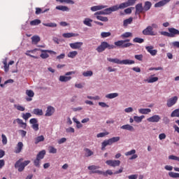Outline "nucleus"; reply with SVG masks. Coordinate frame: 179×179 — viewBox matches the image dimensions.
I'll use <instances>...</instances> for the list:
<instances>
[{"mask_svg": "<svg viewBox=\"0 0 179 179\" xmlns=\"http://www.w3.org/2000/svg\"><path fill=\"white\" fill-rule=\"evenodd\" d=\"M107 61L109 62H113V64H117L118 65H132L135 64V61L134 60H129V59H124V60H120V59H111V58H107Z\"/></svg>", "mask_w": 179, "mask_h": 179, "instance_id": "obj_1", "label": "nucleus"}, {"mask_svg": "<svg viewBox=\"0 0 179 179\" xmlns=\"http://www.w3.org/2000/svg\"><path fill=\"white\" fill-rule=\"evenodd\" d=\"M22 161L23 158H21L17 160L15 164V168L17 169L20 173H22V171L24 170V167H26V166H29V164H30V160H27L22 162Z\"/></svg>", "mask_w": 179, "mask_h": 179, "instance_id": "obj_2", "label": "nucleus"}, {"mask_svg": "<svg viewBox=\"0 0 179 179\" xmlns=\"http://www.w3.org/2000/svg\"><path fill=\"white\" fill-rule=\"evenodd\" d=\"M106 48H108V50H114L116 47L114 45H110L108 43L103 41L101 43V45H99L96 50L97 52H103V51H106Z\"/></svg>", "mask_w": 179, "mask_h": 179, "instance_id": "obj_3", "label": "nucleus"}, {"mask_svg": "<svg viewBox=\"0 0 179 179\" xmlns=\"http://www.w3.org/2000/svg\"><path fill=\"white\" fill-rule=\"evenodd\" d=\"M120 136L113 137L108 140H105L101 143V150H104L106 146H111L113 143H115V142H118L120 141Z\"/></svg>", "mask_w": 179, "mask_h": 179, "instance_id": "obj_4", "label": "nucleus"}, {"mask_svg": "<svg viewBox=\"0 0 179 179\" xmlns=\"http://www.w3.org/2000/svg\"><path fill=\"white\" fill-rule=\"evenodd\" d=\"M129 41H131L129 39L120 40L115 42L114 44L116 48L120 47V48H128L131 45H134V44L129 43Z\"/></svg>", "mask_w": 179, "mask_h": 179, "instance_id": "obj_5", "label": "nucleus"}, {"mask_svg": "<svg viewBox=\"0 0 179 179\" xmlns=\"http://www.w3.org/2000/svg\"><path fill=\"white\" fill-rule=\"evenodd\" d=\"M75 73H76V71H69L65 73V76H60L59 80L64 83L69 82V80L72 79V77L70 76V75H75Z\"/></svg>", "mask_w": 179, "mask_h": 179, "instance_id": "obj_6", "label": "nucleus"}, {"mask_svg": "<svg viewBox=\"0 0 179 179\" xmlns=\"http://www.w3.org/2000/svg\"><path fill=\"white\" fill-rule=\"evenodd\" d=\"M136 3V0H128L126 2L121 3L119 5V8L120 9H125V8H128V6H134L135 3Z\"/></svg>", "mask_w": 179, "mask_h": 179, "instance_id": "obj_7", "label": "nucleus"}, {"mask_svg": "<svg viewBox=\"0 0 179 179\" xmlns=\"http://www.w3.org/2000/svg\"><path fill=\"white\" fill-rule=\"evenodd\" d=\"M120 6L119 5H115L113 6H111L110 8H106L103 10L105 15H111L113 12H117V10H120Z\"/></svg>", "mask_w": 179, "mask_h": 179, "instance_id": "obj_8", "label": "nucleus"}, {"mask_svg": "<svg viewBox=\"0 0 179 179\" xmlns=\"http://www.w3.org/2000/svg\"><path fill=\"white\" fill-rule=\"evenodd\" d=\"M142 33L144 36H156V33L153 31V28L151 26L147 27Z\"/></svg>", "mask_w": 179, "mask_h": 179, "instance_id": "obj_9", "label": "nucleus"}, {"mask_svg": "<svg viewBox=\"0 0 179 179\" xmlns=\"http://www.w3.org/2000/svg\"><path fill=\"white\" fill-rule=\"evenodd\" d=\"M41 51L42 53L41 54L40 57L43 59H47V58H48V57H50V55H48V52H49V54H54L55 55V54H57V52H55V51H52V50H41Z\"/></svg>", "mask_w": 179, "mask_h": 179, "instance_id": "obj_10", "label": "nucleus"}, {"mask_svg": "<svg viewBox=\"0 0 179 179\" xmlns=\"http://www.w3.org/2000/svg\"><path fill=\"white\" fill-rule=\"evenodd\" d=\"M106 164L110 167H117L121 164V161L120 160H107Z\"/></svg>", "mask_w": 179, "mask_h": 179, "instance_id": "obj_11", "label": "nucleus"}, {"mask_svg": "<svg viewBox=\"0 0 179 179\" xmlns=\"http://www.w3.org/2000/svg\"><path fill=\"white\" fill-rule=\"evenodd\" d=\"M177 101H178V97L177 96H175L168 99L166 106L167 107H173V106H174V104H176Z\"/></svg>", "mask_w": 179, "mask_h": 179, "instance_id": "obj_12", "label": "nucleus"}, {"mask_svg": "<svg viewBox=\"0 0 179 179\" xmlns=\"http://www.w3.org/2000/svg\"><path fill=\"white\" fill-rule=\"evenodd\" d=\"M141 13H145V10L142 3L136 5V13L135 15H141Z\"/></svg>", "mask_w": 179, "mask_h": 179, "instance_id": "obj_13", "label": "nucleus"}, {"mask_svg": "<svg viewBox=\"0 0 179 179\" xmlns=\"http://www.w3.org/2000/svg\"><path fill=\"white\" fill-rule=\"evenodd\" d=\"M13 124H17L21 127V128H24V129H26V127H27V124L26 122H23V120L20 118H17L13 120Z\"/></svg>", "mask_w": 179, "mask_h": 179, "instance_id": "obj_14", "label": "nucleus"}, {"mask_svg": "<svg viewBox=\"0 0 179 179\" xmlns=\"http://www.w3.org/2000/svg\"><path fill=\"white\" fill-rule=\"evenodd\" d=\"M30 124H32V129H34V131H38V121L37 120V119L36 118H32L29 120Z\"/></svg>", "mask_w": 179, "mask_h": 179, "instance_id": "obj_15", "label": "nucleus"}, {"mask_svg": "<svg viewBox=\"0 0 179 179\" xmlns=\"http://www.w3.org/2000/svg\"><path fill=\"white\" fill-rule=\"evenodd\" d=\"M72 50H80V48H82V45H83V42H75L69 44Z\"/></svg>", "mask_w": 179, "mask_h": 179, "instance_id": "obj_16", "label": "nucleus"}, {"mask_svg": "<svg viewBox=\"0 0 179 179\" xmlns=\"http://www.w3.org/2000/svg\"><path fill=\"white\" fill-rule=\"evenodd\" d=\"M26 94L28 96H27L25 98V99L27 101H31L33 100V97H34V92H33V90H27Z\"/></svg>", "mask_w": 179, "mask_h": 179, "instance_id": "obj_17", "label": "nucleus"}, {"mask_svg": "<svg viewBox=\"0 0 179 179\" xmlns=\"http://www.w3.org/2000/svg\"><path fill=\"white\" fill-rule=\"evenodd\" d=\"M92 173H97L98 174L104 176L105 177H107V176H113V171L111 170H107L106 172L102 171H94Z\"/></svg>", "mask_w": 179, "mask_h": 179, "instance_id": "obj_18", "label": "nucleus"}, {"mask_svg": "<svg viewBox=\"0 0 179 179\" xmlns=\"http://www.w3.org/2000/svg\"><path fill=\"white\" fill-rule=\"evenodd\" d=\"M160 120H162V118L159 115H155L150 117H148L147 121H148V122H159Z\"/></svg>", "mask_w": 179, "mask_h": 179, "instance_id": "obj_19", "label": "nucleus"}, {"mask_svg": "<svg viewBox=\"0 0 179 179\" xmlns=\"http://www.w3.org/2000/svg\"><path fill=\"white\" fill-rule=\"evenodd\" d=\"M157 80H159V78L155 77V74H153L150 76L148 78L145 79V82L147 83H155V82H157Z\"/></svg>", "mask_w": 179, "mask_h": 179, "instance_id": "obj_20", "label": "nucleus"}, {"mask_svg": "<svg viewBox=\"0 0 179 179\" xmlns=\"http://www.w3.org/2000/svg\"><path fill=\"white\" fill-rule=\"evenodd\" d=\"M154 47L152 45L150 46H146L145 50L152 55V57H155L157 54V50H153Z\"/></svg>", "mask_w": 179, "mask_h": 179, "instance_id": "obj_21", "label": "nucleus"}, {"mask_svg": "<svg viewBox=\"0 0 179 179\" xmlns=\"http://www.w3.org/2000/svg\"><path fill=\"white\" fill-rule=\"evenodd\" d=\"M23 146L24 145L22 142H18L15 148L14 153H16V154L20 153L22 150H23Z\"/></svg>", "mask_w": 179, "mask_h": 179, "instance_id": "obj_22", "label": "nucleus"}, {"mask_svg": "<svg viewBox=\"0 0 179 179\" xmlns=\"http://www.w3.org/2000/svg\"><path fill=\"white\" fill-rule=\"evenodd\" d=\"M54 113H55V108L52 106H48L45 115V117H51Z\"/></svg>", "mask_w": 179, "mask_h": 179, "instance_id": "obj_23", "label": "nucleus"}, {"mask_svg": "<svg viewBox=\"0 0 179 179\" xmlns=\"http://www.w3.org/2000/svg\"><path fill=\"white\" fill-rule=\"evenodd\" d=\"M170 1L171 0H162L155 4V8H162V6H164L165 5H167V3L170 2Z\"/></svg>", "mask_w": 179, "mask_h": 179, "instance_id": "obj_24", "label": "nucleus"}, {"mask_svg": "<svg viewBox=\"0 0 179 179\" xmlns=\"http://www.w3.org/2000/svg\"><path fill=\"white\" fill-rule=\"evenodd\" d=\"M169 34L171 37H175L176 36H179L178 29H176L175 28H169Z\"/></svg>", "mask_w": 179, "mask_h": 179, "instance_id": "obj_25", "label": "nucleus"}, {"mask_svg": "<svg viewBox=\"0 0 179 179\" xmlns=\"http://www.w3.org/2000/svg\"><path fill=\"white\" fill-rule=\"evenodd\" d=\"M106 8H108V6H94L91 7V10L92 12H96V10H101V9H106Z\"/></svg>", "mask_w": 179, "mask_h": 179, "instance_id": "obj_26", "label": "nucleus"}, {"mask_svg": "<svg viewBox=\"0 0 179 179\" xmlns=\"http://www.w3.org/2000/svg\"><path fill=\"white\" fill-rule=\"evenodd\" d=\"M98 169H100V166L96 165L88 166V170L91 171L90 174H98L97 173H93V171H100L99 170H97Z\"/></svg>", "mask_w": 179, "mask_h": 179, "instance_id": "obj_27", "label": "nucleus"}, {"mask_svg": "<svg viewBox=\"0 0 179 179\" xmlns=\"http://www.w3.org/2000/svg\"><path fill=\"white\" fill-rule=\"evenodd\" d=\"M144 12H148V10H150V8H152V2L145 1L143 6Z\"/></svg>", "mask_w": 179, "mask_h": 179, "instance_id": "obj_28", "label": "nucleus"}, {"mask_svg": "<svg viewBox=\"0 0 179 179\" xmlns=\"http://www.w3.org/2000/svg\"><path fill=\"white\" fill-rule=\"evenodd\" d=\"M79 34L74 33H64L62 34V37L64 38H71V37H78Z\"/></svg>", "mask_w": 179, "mask_h": 179, "instance_id": "obj_29", "label": "nucleus"}, {"mask_svg": "<svg viewBox=\"0 0 179 179\" xmlns=\"http://www.w3.org/2000/svg\"><path fill=\"white\" fill-rule=\"evenodd\" d=\"M134 20V18L132 17H130L128 19H126L123 21V26L124 27H127L128 24H131Z\"/></svg>", "mask_w": 179, "mask_h": 179, "instance_id": "obj_30", "label": "nucleus"}, {"mask_svg": "<svg viewBox=\"0 0 179 179\" xmlns=\"http://www.w3.org/2000/svg\"><path fill=\"white\" fill-rule=\"evenodd\" d=\"M84 152H85V157H90V156H93V155L94 154L93 151H92V150L89 148H84Z\"/></svg>", "mask_w": 179, "mask_h": 179, "instance_id": "obj_31", "label": "nucleus"}, {"mask_svg": "<svg viewBox=\"0 0 179 179\" xmlns=\"http://www.w3.org/2000/svg\"><path fill=\"white\" fill-rule=\"evenodd\" d=\"M121 129H126L127 131H134L135 129L134 127L131 126L130 124H124L121 127Z\"/></svg>", "mask_w": 179, "mask_h": 179, "instance_id": "obj_32", "label": "nucleus"}, {"mask_svg": "<svg viewBox=\"0 0 179 179\" xmlns=\"http://www.w3.org/2000/svg\"><path fill=\"white\" fill-rule=\"evenodd\" d=\"M45 156V150H43L38 153V155H36V158L38 159L39 160H43Z\"/></svg>", "mask_w": 179, "mask_h": 179, "instance_id": "obj_33", "label": "nucleus"}, {"mask_svg": "<svg viewBox=\"0 0 179 179\" xmlns=\"http://www.w3.org/2000/svg\"><path fill=\"white\" fill-rule=\"evenodd\" d=\"M32 113H34L35 115H38V116H41L43 114V110L40 108L34 109Z\"/></svg>", "mask_w": 179, "mask_h": 179, "instance_id": "obj_34", "label": "nucleus"}, {"mask_svg": "<svg viewBox=\"0 0 179 179\" xmlns=\"http://www.w3.org/2000/svg\"><path fill=\"white\" fill-rule=\"evenodd\" d=\"M92 22H93V20L90 18H85L83 21V23L85 24V26H88V27H92Z\"/></svg>", "mask_w": 179, "mask_h": 179, "instance_id": "obj_35", "label": "nucleus"}, {"mask_svg": "<svg viewBox=\"0 0 179 179\" xmlns=\"http://www.w3.org/2000/svg\"><path fill=\"white\" fill-rule=\"evenodd\" d=\"M56 9L57 10H62V12H68L69 10V8L65 6H56Z\"/></svg>", "mask_w": 179, "mask_h": 179, "instance_id": "obj_36", "label": "nucleus"}, {"mask_svg": "<svg viewBox=\"0 0 179 179\" xmlns=\"http://www.w3.org/2000/svg\"><path fill=\"white\" fill-rule=\"evenodd\" d=\"M151 111L152 110H150V108H141L138 110V113H140V114H149Z\"/></svg>", "mask_w": 179, "mask_h": 179, "instance_id": "obj_37", "label": "nucleus"}, {"mask_svg": "<svg viewBox=\"0 0 179 179\" xmlns=\"http://www.w3.org/2000/svg\"><path fill=\"white\" fill-rule=\"evenodd\" d=\"M44 136L41 135L35 138V145H38L40 142H43L44 141Z\"/></svg>", "mask_w": 179, "mask_h": 179, "instance_id": "obj_38", "label": "nucleus"}, {"mask_svg": "<svg viewBox=\"0 0 179 179\" xmlns=\"http://www.w3.org/2000/svg\"><path fill=\"white\" fill-rule=\"evenodd\" d=\"M35 51H37V49H34L32 50H27L25 55H27L28 57H30L31 58H34L35 59H37L38 58V57L29 54V52H34Z\"/></svg>", "mask_w": 179, "mask_h": 179, "instance_id": "obj_39", "label": "nucleus"}, {"mask_svg": "<svg viewBox=\"0 0 179 179\" xmlns=\"http://www.w3.org/2000/svg\"><path fill=\"white\" fill-rule=\"evenodd\" d=\"M40 23H41V20H40L38 19H36V20H34L30 22V25L31 26H38V24H40Z\"/></svg>", "mask_w": 179, "mask_h": 179, "instance_id": "obj_40", "label": "nucleus"}, {"mask_svg": "<svg viewBox=\"0 0 179 179\" xmlns=\"http://www.w3.org/2000/svg\"><path fill=\"white\" fill-rule=\"evenodd\" d=\"M106 99H115L118 97V93H110L106 95Z\"/></svg>", "mask_w": 179, "mask_h": 179, "instance_id": "obj_41", "label": "nucleus"}, {"mask_svg": "<svg viewBox=\"0 0 179 179\" xmlns=\"http://www.w3.org/2000/svg\"><path fill=\"white\" fill-rule=\"evenodd\" d=\"M78 55V51H72L69 52V54L67 55V57L69 58H75Z\"/></svg>", "mask_w": 179, "mask_h": 179, "instance_id": "obj_42", "label": "nucleus"}, {"mask_svg": "<svg viewBox=\"0 0 179 179\" xmlns=\"http://www.w3.org/2000/svg\"><path fill=\"white\" fill-rule=\"evenodd\" d=\"M134 43H138V44H142V43H145V40L142 38L136 37L133 39Z\"/></svg>", "mask_w": 179, "mask_h": 179, "instance_id": "obj_43", "label": "nucleus"}, {"mask_svg": "<svg viewBox=\"0 0 179 179\" xmlns=\"http://www.w3.org/2000/svg\"><path fill=\"white\" fill-rule=\"evenodd\" d=\"M121 38H128L129 37H132V33L125 32L120 36Z\"/></svg>", "mask_w": 179, "mask_h": 179, "instance_id": "obj_44", "label": "nucleus"}, {"mask_svg": "<svg viewBox=\"0 0 179 179\" xmlns=\"http://www.w3.org/2000/svg\"><path fill=\"white\" fill-rule=\"evenodd\" d=\"M96 17L98 20H101V22H108V17H107L96 15Z\"/></svg>", "mask_w": 179, "mask_h": 179, "instance_id": "obj_45", "label": "nucleus"}, {"mask_svg": "<svg viewBox=\"0 0 179 179\" xmlns=\"http://www.w3.org/2000/svg\"><path fill=\"white\" fill-rule=\"evenodd\" d=\"M145 118V115H141V116H134V120L136 122H142V119Z\"/></svg>", "mask_w": 179, "mask_h": 179, "instance_id": "obj_46", "label": "nucleus"}, {"mask_svg": "<svg viewBox=\"0 0 179 179\" xmlns=\"http://www.w3.org/2000/svg\"><path fill=\"white\" fill-rule=\"evenodd\" d=\"M171 117L172 118H174V117H179V108L174 110L171 114Z\"/></svg>", "mask_w": 179, "mask_h": 179, "instance_id": "obj_47", "label": "nucleus"}, {"mask_svg": "<svg viewBox=\"0 0 179 179\" xmlns=\"http://www.w3.org/2000/svg\"><path fill=\"white\" fill-rule=\"evenodd\" d=\"M30 117H31V114L30 113H22V117L23 120H25V121H27Z\"/></svg>", "mask_w": 179, "mask_h": 179, "instance_id": "obj_48", "label": "nucleus"}, {"mask_svg": "<svg viewBox=\"0 0 179 179\" xmlns=\"http://www.w3.org/2000/svg\"><path fill=\"white\" fill-rule=\"evenodd\" d=\"M169 177H171V178H179L178 173L169 172Z\"/></svg>", "mask_w": 179, "mask_h": 179, "instance_id": "obj_49", "label": "nucleus"}, {"mask_svg": "<svg viewBox=\"0 0 179 179\" xmlns=\"http://www.w3.org/2000/svg\"><path fill=\"white\" fill-rule=\"evenodd\" d=\"M32 43L34 44H37V43L40 42V36H34L31 37Z\"/></svg>", "mask_w": 179, "mask_h": 179, "instance_id": "obj_50", "label": "nucleus"}, {"mask_svg": "<svg viewBox=\"0 0 179 179\" xmlns=\"http://www.w3.org/2000/svg\"><path fill=\"white\" fill-rule=\"evenodd\" d=\"M43 26H45L46 27H57V24L54 22H50V23H43Z\"/></svg>", "mask_w": 179, "mask_h": 179, "instance_id": "obj_51", "label": "nucleus"}, {"mask_svg": "<svg viewBox=\"0 0 179 179\" xmlns=\"http://www.w3.org/2000/svg\"><path fill=\"white\" fill-rule=\"evenodd\" d=\"M111 36V32H101V37L102 38H106L107 37H110Z\"/></svg>", "mask_w": 179, "mask_h": 179, "instance_id": "obj_52", "label": "nucleus"}, {"mask_svg": "<svg viewBox=\"0 0 179 179\" xmlns=\"http://www.w3.org/2000/svg\"><path fill=\"white\" fill-rule=\"evenodd\" d=\"M83 75L85 78H87L88 76H93V71H85V72L83 73Z\"/></svg>", "mask_w": 179, "mask_h": 179, "instance_id": "obj_53", "label": "nucleus"}, {"mask_svg": "<svg viewBox=\"0 0 179 179\" xmlns=\"http://www.w3.org/2000/svg\"><path fill=\"white\" fill-rule=\"evenodd\" d=\"M41 162V159H38V158H36L34 161V164L35 167L40 168V163Z\"/></svg>", "mask_w": 179, "mask_h": 179, "instance_id": "obj_54", "label": "nucleus"}, {"mask_svg": "<svg viewBox=\"0 0 179 179\" xmlns=\"http://www.w3.org/2000/svg\"><path fill=\"white\" fill-rule=\"evenodd\" d=\"M15 108H16V110H17L18 111H24V110H26V108L20 105H14Z\"/></svg>", "mask_w": 179, "mask_h": 179, "instance_id": "obj_55", "label": "nucleus"}, {"mask_svg": "<svg viewBox=\"0 0 179 179\" xmlns=\"http://www.w3.org/2000/svg\"><path fill=\"white\" fill-rule=\"evenodd\" d=\"M108 132L106 131V132H102V133H99L96 135V138H104V136H106V135H108Z\"/></svg>", "mask_w": 179, "mask_h": 179, "instance_id": "obj_56", "label": "nucleus"}, {"mask_svg": "<svg viewBox=\"0 0 179 179\" xmlns=\"http://www.w3.org/2000/svg\"><path fill=\"white\" fill-rule=\"evenodd\" d=\"M136 153V150H131L129 152H125V156H132L133 155H135Z\"/></svg>", "mask_w": 179, "mask_h": 179, "instance_id": "obj_57", "label": "nucleus"}, {"mask_svg": "<svg viewBox=\"0 0 179 179\" xmlns=\"http://www.w3.org/2000/svg\"><path fill=\"white\" fill-rule=\"evenodd\" d=\"M49 153H57V148H54L53 146H50L48 148Z\"/></svg>", "mask_w": 179, "mask_h": 179, "instance_id": "obj_58", "label": "nucleus"}, {"mask_svg": "<svg viewBox=\"0 0 179 179\" xmlns=\"http://www.w3.org/2000/svg\"><path fill=\"white\" fill-rule=\"evenodd\" d=\"M1 138L3 145H6V143H8V138H6V136H5V134H2Z\"/></svg>", "mask_w": 179, "mask_h": 179, "instance_id": "obj_59", "label": "nucleus"}, {"mask_svg": "<svg viewBox=\"0 0 179 179\" xmlns=\"http://www.w3.org/2000/svg\"><path fill=\"white\" fill-rule=\"evenodd\" d=\"M44 12H47V10L43 12V10L40 8H36V15H40V13H44Z\"/></svg>", "mask_w": 179, "mask_h": 179, "instance_id": "obj_60", "label": "nucleus"}, {"mask_svg": "<svg viewBox=\"0 0 179 179\" xmlns=\"http://www.w3.org/2000/svg\"><path fill=\"white\" fill-rule=\"evenodd\" d=\"M134 58L138 59V61H142L143 59V55H136Z\"/></svg>", "mask_w": 179, "mask_h": 179, "instance_id": "obj_61", "label": "nucleus"}, {"mask_svg": "<svg viewBox=\"0 0 179 179\" xmlns=\"http://www.w3.org/2000/svg\"><path fill=\"white\" fill-rule=\"evenodd\" d=\"M169 159L171 160H176L177 162H179V157L176 155H170Z\"/></svg>", "mask_w": 179, "mask_h": 179, "instance_id": "obj_62", "label": "nucleus"}, {"mask_svg": "<svg viewBox=\"0 0 179 179\" xmlns=\"http://www.w3.org/2000/svg\"><path fill=\"white\" fill-rule=\"evenodd\" d=\"M162 120H163V122L164 124H169L170 123V119H169L167 117H164Z\"/></svg>", "mask_w": 179, "mask_h": 179, "instance_id": "obj_63", "label": "nucleus"}, {"mask_svg": "<svg viewBox=\"0 0 179 179\" xmlns=\"http://www.w3.org/2000/svg\"><path fill=\"white\" fill-rule=\"evenodd\" d=\"M129 179H138V175H131L128 176Z\"/></svg>", "mask_w": 179, "mask_h": 179, "instance_id": "obj_64", "label": "nucleus"}]
</instances>
